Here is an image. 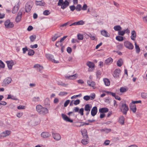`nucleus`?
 <instances>
[{
  "mask_svg": "<svg viewBox=\"0 0 147 147\" xmlns=\"http://www.w3.org/2000/svg\"><path fill=\"white\" fill-rule=\"evenodd\" d=\"M36 110L39 114L42 116H45L49 113L48 109L40 105L36 106Z\"/></svg>",
  "mask_w": 147,
  "mask_h": 147,
  "instance_id": "nucleus-1",
  "label": "nucleus"
},
{
  "mask_svg": "<svg viewBox=\"0 0 147 147\" xmlns=\"http://www.w3.org/2000/svg\"><path fill=\"white\" fill-rule=\"evenodd\" d=\"M69 5V3L67 0H65L64 2L63 0H59L57 5L61 6V8L64 9Z\"/></svg>",
  "mask_w": 147,
  "mask_h": 147,
  "instance_id": "nucleus-2",
  "label": "nucleus"
},
{
  "mask_svg": "<svg viewBox=\"0 0 147 147\" xmlns=\"http://www.w3.org/2000/svg\"><path fill=\"white\" fill-rule=\"evenodd\" d=\"M121 104V105L120 106L121 111L123 114L125 115L127 114V111L129 110L128 106L125 103H122Z\"/></svg>",
  "mask_w": 147,
  "mask_h": 147,
  "instance_id": "nucleus-3",
  "label": "nucleus"
},
{
  "mask_svg": "<svg viewBox=\"0 0 147 147\" xmlns=\"http://www.w3.org/2000/svg\"><path fill=\"white\" fill-rule=\"evenodd\" d=\"M4 25L6 28H10L14 27V25L13 22H11L9 20H6L4 22Z\"/></svg>",
  "mask_w": 147,
  "mask_h": 147,
  "instance_id": "nucleus-4",
  "label": "nucleus"
},
{
  "mask_svg": "<svg viewBox=\"0 0 147 147\" xmlns=\"http://www.w3.org/2000/svg\"><path fill=\"white\" fill-rule=\"evenodd\" d=\"M46 56L48 59L50 60L51 61H52L53 62H54L55 63H59V61L55 60L54 59H53V55H52L49 54H46Z\"/></svg>",
  "mask_w": 147,
  "mask_h": 147,
  "instance_id": "nucleus-5",
  "label": "nucleus"
},
{
  "mask_svg": "<svg viewBox=\"0 0 147 147\" xmlns=\"http://www.w3.org/2000/svg\"><path fill=\"white\" fill-rule=\"evenodd\" d=\"M24 9V8H21L18 12V15L16 18V21L17 22H19L21 20V16L22 14V12Z\"/></svg>",
  "mask_w": 147,
  "mask_h": 147,
  "instance_id": "nucleus-6",
  "label": "nucleus"
},
{
  "mask_svg": "<svg viewBox=\"0 0 147 147\" xmlns=\"http://www.w3.org/2000/svg\"><path fill=\"white\" fill-rule=\"evenodd\" d=\"M11 131L9 130L5 131L0 134V139H2L9 135Z\"/></svg>",
  "mask_w": 147,
  "mask_h": 147,
  "instance_id": "nucleus-7",
  "label": "nucleus"
},
{
  "mask_svg": "<svg viewBox=\"0 0 147 147\" xmlns=\"http://www.w3.org/2000/svg\"><path fill=\"white\" fill-rule=\"evenodd\" d=\"M124 45L126 48L130 50L133 49L134 47V46L129 41H127L125 42Z\"/></svg>",
  "mask_w": 147,
  "mask_h": 147,
  "instance_id": "nucleus-8",
  "label": "nucleus"
},
{
  "mask_svg": "<svg viewBox=\"0 0 147 147\" xmlns=\"http://www.w3.org/2000/svg\"><path fill=\"white\" fill-rule=\"evenodd\" d=\"M12 80L11 78L10 77H7L5 79L3 82V85L5 86L10 84Z\"/></svg>",
  "mask_w": 147,
  "mask_h": 147,
  "instance_id": "nucleus-9",
  "label": "nucleus"
},
{
  "mask_svg": "<svg viewBox=\"0 0 147 147\" xmlns=\"http://www.w3.org/2000/svg\"><path fill=\"white\" fill-rule=\"evenodd\" d=\"M78 75L76 74L74 75L68 76L67 75H65V78L69 80H75L78 77Z\"/></svg>",
  "mask_w": 147,
  "mask_h": 147,
  "instance_id": "nucleus-10",
  "label": "nucleus"
},
{
  "mask_svg": "<svg viewBox=\"0 0 147 147\" xmlns=\"http://www.w3.org/2000/svg\"><path fill=\"white\" fill-rule=\"evenodd\" d=\"M61 116L63 119L65 121L70 123H72L73 122V120L70 119L65 114H61Z\"/></svg>",
  "mask_w": 147,
  "mask_h": 147,
  "instance_id": "nucleus-11",
  "label": "nucleus"
},
{
  "mask_svg": "<svg viewBox=\"0 0 147 147\" xmlns=\"http://www.w3.org/2000/svg\"><path fill=\"white\" fill-rule=\"evenodd\" d=\"M121 72L120 70L119 69H115L114 72L113 76L115 78H119V75Z\"/></svg>",
  "mask_w": 147,
  "mask_h": 147,
  "instance_id": "nucleus-12",
  "label": "nucleus"
},
{
  "mask_svg": "<svg viewBox=\"0 0 147 147\" xmlns=\"http://www.w3.org/2000/svg\"><path fill=\"white\" fill-rule=\"evenodd\" d=\"M97 112V108L95 106L93 107L91 110V113L92 116H95Z\"/></svg>",
  "mask_w": 147,
  "mask_h": 147,
  "instance_id": "nucleus-13",
  "label": "nucleus"
},
{
  "mask_svg": "<svg viewBox=\"0 0 147 147\" xmlns=\"http://www.w3.org/2000/svg\"><path fill=\"white\" fill-rule=\"evenodd\" d=\"M129 107L130 109L134 113H135L136 112V107L135 104H134L131 103H130L129 105Z\"/></svg>",
  "mask_w": 147,
  "mask_h": 147,
  "instance_id": "nucleus-14",
  "label": "nucleus"
},
{
  "mask_svg": "<svg viewBox=\"0 0 147 147\" xmlns=\"http://www.w3.org/2000/svg\"><path fill=\"white\" fill-rule=\"evenodd\" d=\"M52 135L54 139L56 140H60L61 138V136L58 133H53Z\"/></svg>",
  "mask_w": 147,
  "mask_h": 147,
  "instance_id": "nucleus-15",
  "label": "nucleus"
},
{
  "mask_svg": "<svg viewBox=\"0 0 147 147\" xmlns=\"http://www.w3.org/2000/svg\"><path fill=\"white\" fill-rule=\"evenodd\" d=\"M20 5L19 2H18L16 5L14 6L12 10V13H16L18 10Z\"/></svg>",
  "mask_w": 147,
  "mask_h": 147,
  "instance_id": "nucleus-16",
  "label": "nucleus"
},
{
  "mask_svg": "<svg viewBox=\"0 0 147 147\" xmlns=\"http://www.w3.org/2000/svg\"><path fill=\"white\" fill-rule=\"evenodd\" d=\"M87 83L88 86L93 87V88H94V87L96 85V84L94 82L91 80H88L87 81Z\"/></svg>",
  "mask_w": 147,
  "mask_h": 147,
  "instance_id": "nucleus-17",
  "label": "nucleus"
},
{
  "mask_svg": "<svg viewBox=\"0 0 147 147\" xmlns=\"http://www.w3.org/2000/svg\"><path fill=\"white\" fill-rule=\"evenodd\" d=\"M51 135L49 133L46 132H42L41 134V136L43 138H46L50 136Z\"/></svg>",
  "mask_w": 147,
  "mask_h": 147,
  "instance_id": "nucleus-18",
  "label": "nucleus"
},
{
  "mask_svg": "<svg viewBox=\"0 0 147 147\" xmlns=\"http://www.w3.org/2000/svg\"><path fill=\"white\" fill-rule=\"evenodd\" d=\"M113 61V59L109 57L105 60L104 64L107 65H109L112 63Z\"/></svg>",
  "mask_w": 147,
  "mask_h": 147,
  "instance_id": "nucleus-19",
  "label": "nucleus"
},
{
  "mask_svg": "<svg viewBox=\"0 0 147 147\" xmlns=\"http://www.w3.org/2000/svg\"><path fill=\"white\" fill-rule=\"evenodd\" d=\"M81 132L84 138H88L87 130L86 129H83L82 131Z\"/></svg>",
  "mask_w": 147,
  "mask_h": 147,
  "instance_id": "nucleus-20",
  "label": "nucleus"
},
{
  "mask_svg": "<svg viewBox=\"0 0 147 147\" xmlns=\"http://www.w3.org/2000/svg\"><path fill=\"white\" fill-rule=\"evenodd\" d=\"M101 34L102 36L106 37H109L110 36V34L105 30L101 31Z\"/></svg>",
  "mask_w": 147,
  "mask_h": 147,
  "instance_id": "nucleus-21",
  "label": "nucleus"
},
{
  "mask_svg": "<svg viewBox=\"0 0 147 147\" xmlns=\"http://www.w3.org/2000/svg\"><path fill=\"white\" fill-rule=\"evenodd\" d=\"M34 67L37 70L40 72H41V70L42 69L43 67L39 64L35 65L34 66Z\"/></svg>",
  "mask_w": 147,
  "mask_h": 147,
  "instance_id": "nucleus-22",
  "label": "nucleus"
},
{
  "mask_svg": "<svg viewBox=\"0 0 147 147\" xmlns=\"http://www.w3.org/2000/svg\"><path fill=\"white\" fill-rule=\"evenodd\" d=\"M131 38L134 41L135 40L136 36L135 31L134 30L132 31L131 32Z\"/></svg>",
  "mask_w": 147,
  "mask_h": 147,
  "instance_id": "nucleus-23",
  "label": "nucleus"
},
{
  "mask_svg": "<svg viewBox=\"0 0 147 147\" xmlns=\"http://www.w3.org/2000/svg\"><path fill=\"white\" fill-rule=\"evenodd\" d=\"M32 9V6L29 4L27 3L26 5L25 10L27 12H29Z\"/></svg>",
  "mask_w": 147,
  "mask_h": 147,
  "instance_id": "nucleus-24",
  "label": "nucleus"
},
{
  "mask_svg": "<svg viewBox=\"0 0 147 147\" xmlns=\"http://www.w3.org/2000/svg\"><path fill=\"white\" fill-rule=\"evenodd\" d=\"M35 4L37 5L44 6L45 3L43 0L36 1Z\"/></svg>",
  "mask_w": 147,
  "mask_h": 147,
  "instance_id": "nucleus-25",
  "label": "nucleus"
},
{
  "mask_svg": "<svg viewBox=\"0 0 147 147\" xmlns=\"http://www.w3.org/2000/svg\"><path fill=\"white\" fill-rule=\"evenodd\" d=\"M6 63L7 64L8 67L9 69H12V66L14 64L13 62L12 61H6Z\"/></svg>",
  "mask_w": 147,
  "mask_h": 147,
  "instance_id": "nucleus-26",
  "label": "nucleus"
},
{
  "mask_svg": "<svg viewBox=\"0 0 147 147\" xmlns=\"http://www.w3.org/2000/svg\"><path fill=\"white\" fill-rule=\"evenodd\" d=\"M99 112L100 113H106L109 111L108 109L106 107H103L100 109L99 110Z\"/></svg>",
  "mask_w": 147,
  "mask_h": 147,
  "instance_id": "nucleus-27",
  "label": "nucleus"
},
{
  "mask_svg": "<svg viewBox=\"0 0 147 147\" xmlns=\"http://www.w3.org/2000/svg\"><path fill=\"white\" fill-rule=\"evenodd\" d=\"M87 65L89 67V68H92L94 67L95 65L93 63L88 61L86 63Z\"/></svg>",
  "mask_w": 147,
  "mask_h": 147,
  "instance_id": "nucleus-28",
  "label": "nucleus"
},
{
  "mask_svg": "<svg viewBox=\"0 0 147 147\" xmlns=\"http://www.w3.org/2000/svg\"><path fill=\"white\" fill-rule=\"evenodd\" d=\"M135 45L136 53L138 54L140 52V49L139 47V46L137 45L136 42H135Z\"/></svg>",
  "mask_w": 147,
  "mask_h": 147,
  "instance_id": "nucleus-29",
  "label": "nucleus"
},
{
  "mask_svg": "<svg viewBox=\"0 0 147 147\" xmlns=\"http://www.w3.org/2000/svg\"><path fill=\"white\" fill-rule=\"evenodd\" d=\"M103 81L105 85L106 86H109L110 84V81L107 78L104 79Z\"/></svg>",
  "mask_w": 147,
  "mask_h": 147,
  "instance_id": "nucleus-30",
  "label": "nucleus"
},
{
  "mask_svg": "<svg viewBox=\"0 0 147 147\" xmlns=\"http://www.w3.org/2000/svg\"><path fill=\"white\" fill-rule=\"evenodd\" d=\"M128 90L127 87H121L120 89V91L121 92L123 93L126 92Z\"/></svg>",
  "mask_w": 147,
  "mask_h": 147,
  "instance_id": "nucleus-31",
  "label": "nucleus"
},
{
  "mask_svg": "<svg viewBox=\"0 0 147 147\" xmlns=\"http://www.w3.org/2000/svg\"><path fill=\"white\" fill-rule=\"evenodd\" d=\"M11 99L15 100H17V98L16 97L14 96L13 95H11L10 94H9L8 95V97L7 98V99Z\"/></svg>",
  "mask_w": 147,
  "mask_h": 147,
  "instance_id": "nucleus-32",
  "label": "nucleus"
},
{
  "mask_svg": "<svg viewBox=\"0 0 147 147\" xmlns=\"http://www.w3.org/2000/svg\"><path fill=\"white\" fill-rule=\"evenodd\" d=\"M117 64L119 67H121L123 64V61L122 59H119L117 62Z\"/></svg>",
  "mask_w": 147,
  "mask_h": 147,
  "instance_id": "nucleus-33",
  "label": "nucleus"
},
{
  "mask_svg": "<svg viewBox=\"0 0 147 147\" xmlns=\"http://www.w3.org/2000/svg\"><path fill=\"white\" fill-rule=\"evenodd\" d=\"M74 26L79 25H83L84 23L82 20H80L77 22H76L74 23Z\"/></svg>",
  "mask_w": 147,
  "mask_h": 147,
  "instance_id": "nucleus-34",
  "label": "nucleus"
},
{
  "mask_svg": "<svg viewBox=\"0 0 147 147\" xmlns=\"http://www.w3.org/2000/svg\"><path fill=\"white\" fill-rule=\"evenodd\" d=\"M88 142V140L87 138H84V139H82L81 141V143L84 145L87 144Z\"/></svg>",
  "mask_w": 147,
  "mask_h": 147,
  "instance_id": "nucleus-35",
  "label": "nucleus"
},
{
  "mask_svg": "<svg viewBox=\"0 0 147 147\" xmlns=\"http://www.w3.org/2000/svg\"><path fill=\"white\" fill-rule=\"evenodd\" d=\"M124 120L125 118L123 116H122L119 118V121L120 123L122 125H123L124 123Z\"/></svg>",
  "mask_w": 147,
  "mask_h": 147,
  "instance_id": "nucleus-36",
  "label": "nucleus"
},
{
  "mask_svg": "<svg viewBox=\"0 0 147 147\" xmlns=\"http://www.w3.org/2000/svg\"><path fill=\"white\" fill-rule=\"evenodd\" d=\"M91 108V107H90V105L89 104H86L85 105L84 110L86 111H90Z\"/></svg>",
  "mask_w": 147,
  "mask_h": 147,
  "instance_id": "nucleus-37",
  "label": "nucleus"
},
{
  "mask_svg": "<svg viewBox=\"0 0 147 147\" xmlns=\"http://www.w3.org/2000/svg\"><path fill=\"white\" fill-rule=\"evenodd\" d=\"M100 130L101 131H105V133H108L111 131V129H110L105 128L104 129H101Z\"/></svg>",
  "mask_w": 147,
  "mask_h": 147,
  "instance_id": "nucleus-38",
  "label": "nucleus"
},
{
  "mask_svg": "<svg viewBox=\"0 0 147 147\" xmlns=\"http://www.w3.org/2000/svg\"><path fill=\"white\" fill-rule=\"evenodd\" d=\"M114 29L116 31H119L122 29L121 27L119 25H117L114 26Z\"/></svg>",
  "mask_w": 147,
  "mask_h": 147,
  "instance_id": "nucleus-39",
  "label": "nucleus"
},
{
  "mask_svg": "<svg viewBox=\"0 0 147 147\" xmlns=\"http://www.w3.org/2000/svg\"><path fill=\"white\" fill-rule=\"evenodd\" d=\"M57 84L58 85L65 87H67L68 85L67 84H65L64 83L61 82H58L57 83Z\"/></svg>",
  "mask_w": 147,
  "mask_h": 147,
  "instance_id": "nucleus-40",
  "label": "nucleus"
},
{
  "mask_svg": "<svg viewBox=\"0 0 147 147\" xmlns=\"http://www.w3.org/2000/svg\"><path fill=\"white\" fill-rule=\"evenodd\" d=\"M116 39L119 41H121L123 40V38L121 36H118L116 37Z\"/></svg>",
  "mask_w": 147,
  "mask_h": 147,
  "instance_id": "nucleus-41",
  "label": "nucleus"
},
{
  "mask_svg": "<svg viewBox=\"0 0 147 147\" xmlns=\"http://www.w3.org/2000/svg\"><path fill=\"white\" fill-rule=\"evenodd\" d=\"M141 96L142 98L144 99H146L147 98V93H142Z\"/></svg>",
  "mask_w": 147,
  "mask_h": 147,
  "instance_id": "nucleus-42",
  "label": "nucleus"
},
{
  "mask_svg": "<svg viewBox=\"0 0 147 147\" xmlns=\"http://www.w3.org/2000/svg\"><path fill=\"white\" fill-rule=\"evenodd\" d=\"M82 9V6L80 4H78L76 7V10L78 11H80Z\"/></svg>",
  "mask_w": 147,
  "mask_h": 147,
  "instance_id": "nucleus-43",
  "label": "nucleus"
},
{
  "mask_svg": "<svg viewBox=\"0 0 147 147\" xmlns=\"http://www.w3.org/2000/svg\"><path fill=\"white\" fill-rule=\"evenodd\" d=\"M36 36L35 35H31L30 37L31 41L33 42L36 38Z\"/></svg>",
  "mask_w": 147,
  "mask_h": 147,
  "instance_id": "nucleus-44",
  "label": "nucleus"
},
{
  "mask_svg": "<svg viewBox=\"0 0 147 147\" xmlns=\"http://www.w3.org/2000/svg\"><path fill=\"white\" fill-rule=\"evenodd\" d=\"M40 100V98L39 97H34L32 99V101L35 102H38Z\"/></svg>",
  "mask_w": 147,
  "mask_h": 147,
  "instance_id": "nucleus-45",
  "label": "nucleus"
},
{
  "mask_svg": "<svg viewBox=\"0 0 147 147\" xmlns=\"http://www.w3.org/2000/svg\"><path fill=\"white\" fill-rule=\"evenodd\" d=\"M34 52L33 50L30 49L28 51V55H32L34 54Z\"/></svg>",
  "mask_w": 147,
  "mask_h": 147,
  "instance_id": "nucleus-46",
  "label": "nucleus"
},
{
  "mask_svg": "<svg viewBox=\"0 0 147 147\" xmlns=\"http://www.w3.org/2000/svg\"><path fill=\"white\" fill-rule=\"evenodd\" d=\"M45 104L46 105H50V100L49 98H47L45 100Z\"/></svg>",
  "mask_w": 147,
  "mask_h": 147,
  "instance_id": "nucleus-47",
  "label": "nucleus"
},
{
  "mask_svg": "<svg viewBox=\"0 0 147 147\" xmlns=\"http://www.w3.org/2000/svg\"><path fill=\"white\" fill-rule=\"evenodd\" d=\"M78 38L79 40H82L83 39V36L82 35L79 34L77 35Z\"/></svg>",
  "mask_w": 147,
  "mask_h": 147,
  "instance_id": "nucleus-48",
  "label": "nucleus"
},
{
  "mask_svg": "<svg viewBox=\"0 0 147 147\" xmlns=\"http://www.w3.org/2000/svg\"><path fill=\"white\" fill-rule=\"evenodd\" d=\"M125 34V32L124 30L122 31L120 30L118 32V34L119 35L123 36Z\"/></svg>",
  "mask_w": 147,
  "mask_h": 147,
  "instance_id": "nucleus-49",
  "label": "nucleus"
},
{
  "mask_svg": "<svg viewBox=\"0 0 147 147\" xmlns=\"http://www.w3.org/2000/svg\"><path fill=\"white\" fill-rule=\"evenodd\" d=\"M50 13L48 10H46L44 11L43 14L44 15L47 16L50 14Z\"/></svg>",
  "mask_w": 147,
  "mask_h": 147,
  "instance_id": "nucleus-50",
  "label": "nucleus"
},
{
  "mask_svg": "<svg viewBox=\"0 0 147 147\" xmlns=\"http://www.w3.org/2000/svg\"><path fill=\"white\" fill-rule=\"evenodd\" d=\"M84 109L83 108H81L79 110V113L82 116L84 115Z\"/></svg>",
  "mask_w": 147,
  "mask_h": 147,
  "instance_id": "nucleus-51",
  "label": "nucleus"
},
{
  "mask_svg": "<svg viewBox=\"0 0 147 147\" xmlns=\"http://www.w3.org/2000/svg\"><path fill=\"white\" fill-rule=\"evenodd\" d=\"M83 98L84 100L88 101L90 99V96L88 95L85 96Z\"/></svg>",
  "mask_w": 147,
  "mask_h": 147,
  "instance_id": "nucleus-52",
  "label": "nucleus"
},
{
  "mask_svg": "<svg viewBox=\"0 0 147 147\" xmlns=\"http://www.w3.org/2000/svg\"><path fill=\"white\" fill-rule=\"evenodd\" d=\"M89 36L92 40H94L95 39V36L94 35H92V34H89Z\"/></svg>",
  "mask_w": 147,
  "mask_h": 147,
  "instance_id": "nucleus-53",
  "label": "nucleus"
},
{
  "mask_svg": "<svg viewBox=\"0 0 147 147\" xmlns=\"http://www.w3.org/2000/svg\"><path fill=\"white\" fill-rule=\"evenodd\" d=\"M62 35V33L59 32H58L55 34V36L57 37V38L60 37Z\"/></svg>",
  "mask_w": 147,
  "mask_h": 147,
  "instance_id": "nucleus-54",
  "label": "nucleus"
},
{
  "mask_svg": "<svg viewBox=\"0 0 147 147\" xmlns=\"http://www.w3.org/2000/svg\"><path fill=\"white\" fill-rule=\"evenodd\" d=\"M87 7L88 6L86 4H84L83 5L82 8V9L83 10H86L87 9Z\"/></svg>",
  "mask_w": 147,
  "mask_h": 147,
  "instance_id": "nucleus-55",
  "label": "nucleus"
},
{
  "mask_svg": "<svg viewBox=\"0 0 147 147\" xmlns=\"http://www.w3.org/2000/svg\"><path fill=\"white\" fill-rule=\"evenodd\" d=\"M80 100L79 99H78V100H77L74 101V104L75 105H77L79 104L80 103Z\"/></svg>",
  "mask_w": 147,
  "mask_h": 147,
  "instance_id": "nucleus-56",
  "label": "nucleus"
},
{
  "mask_svg": "<svg viewBox=\"0 0 147 147\" xmlns=\"http://www.w3.org/2000/svg\"><path fill=\"white\" fill-rule=\"evenodd\" d=\"M0 67L2 68H4L5 67V65L1 60H0Z\"/></svg>",
  "mask_w": 147,
  "mask_h": 147,
  "instance_id": "nucleus-57",
  "label": "nucleus"
},
{
  "mask_svg": "<svg viewBox=\"0 0 147 147\" xmlns=\"http://www.w3.org/2000/svg\"><path fill=\"white\" fill-rule=\"evenodd\" d=\"M96 74L97 78H98L100 77V76L101 74V72L99 70L98 71L96 72Z\"/></svg>",
  "mask_w": 147,
  "mask_h": 147,
  "instance_id": "nucleus-58",
  "label": "nucleus"
},
{
  "mask_svg": "<svg viewBox=\"0 0 147 147\" xmlns=\"http://www.w3.org/2000/svg\"><path fill=\"white\" fill-rule=\"evenodd\" d=\"M95 97V94L94 93H93L92 94L90 95V98L91 100H94Z\"/></svg>",
  "mask_w": 147,
  "mask_h": 147,
  "instance_id": "nucleus-59",
  "label": "nucleus"
},
{
  "mask_svg": "<svg viewBox=\"0 0 147 147\" xmlns=\"http://www.w3.org/2000/svg\"><path fill=\"white\" fill-rule=\"evenodd\" d=\"M70 102V100H67L64 104V106L65 107H66Z\"/></svg>",
  "mask_w": 147,
  "mask_h": 147,
  "instance_id": "nucleus-60",
  "label": "nucleus"
},
{
  "mask_svg": "<svg viewBox=\"0 0 147 147\" xmlns=\"http://www.w3.org/2000/svg\"><path fill=\"white\" fill-rule=\"evenodd\" d=\"M23 115V113H22V112H18L17 113V114H16V116H17L19 117V118H20V117H21L22 116V115Z\"/></svg>",
  "mask_w": 147,
  "mask_h": 147,
  "instance_id": "nucleus-61",
  "label": "nucleus"
},
{
  "mask_svg": "<svg viewBox=\"0 0 147 147\" xmlns=\"http://www.w3.org/2000/svg\"><path fill=\"white\" fill-rule=\"evenodd\" d=\"M71 11H73L75 9H76V7L74 5L71 6L69 7Z\"/></svg>",
  "mask_w": 147,
  "mask_h": 147,
  "instance_id": "nucleus-62",
  "label": "nucleus"
},
{
  "mask_svg": "<svg viewBox=\"0 0 147 147\" xmlns=\"http://www.w3.org/2000/svg\"><path fill=\"white\" fill-rule=\"evenodd\" d=\"M110 141L109 140H106L104 142V144L106 146L108 145L110 143Z\"/></svg>",
  "mask_w": 147,
  "mask_h": 147,
  "instance_id": "nucleus-63",
  "label": "nucleus"
},
{
  "mask_svg": "<svg viewBox=\"0 0 147 147\" xmlns=\"http://www.w3.org/2000/svg\"><path fill=\"white\" fill-rule=\"evenodd\" d=\"M67 52L69 53H71L72 51V49L71 48L69 47L67 48Z\"/></svg>",
  "mask_w": 147,
  "mask_h": 147,
  "instance_id": "nucleus-64",
  "label": "nucleus"
}]
</instances>
